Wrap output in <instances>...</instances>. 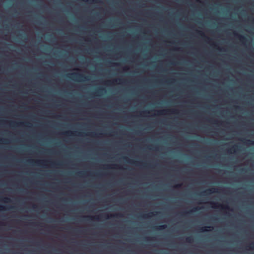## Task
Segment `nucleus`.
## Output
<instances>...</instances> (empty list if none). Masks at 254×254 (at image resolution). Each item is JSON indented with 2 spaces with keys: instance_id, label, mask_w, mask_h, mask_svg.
<instances>
[{
  "instance_id": "nucleus-3",
  "label": "nucleus",
  "mask_w": 254,
  "mask_h": 254,
  "mask_svg": "<svg viewBox=\"0 0 254 254\" xmlns=\"http://www.w3.org/2000/svg\"><path fill=\"white\" fill-rule=\"evenodd\" d=\"M216 189L215 188L207 189L205 191L201 192L200 193V195L203 196H206V195L210 194L213 192H216Z\"/></svg>"
},
{
  "instance_id": "nucleus-24",
  "label": "nucleus",
  "mask_w": 254,
  "mask_h": 254,
  "mask_svg": "<svg viewBox=\"0 0 254 254\" xmlns=\"http://www.w3.org/2000/svg\"><path fill=\"white\" fill-rule=\"evenodd\" d=\"M118 81V80H116V81ZM118 81H119L120 83L123 82V80L122 79H119Z\"/></svg>"
},
{
  "instance_id": "nucleus-5",
  "label": "nucleus",
  "mask_w": 254,
  "mask_h": 254,
  "mask_svg": "<svg viewBox=\"0 0 254 254\" xmlns=\"http://www.w3.org/2000/svg\"><path fill=\"white\" fill-rule=\"evenodd\" d=\"M198 208L197 207H195L192 210L190 211L183 212L181 214H182V215H183V216L187 215L188 214H190L191 212H192L193 211H196L198 210Z\"/></svg>"
},
{
  "instance_id": "nucleus-16",
  "label": "nucleus",
  "mask_w": 254,
  "mask_h": 254,
  "mask_svg": "<svg viewBox=\"0 0 254 254\" xmlns=\"http://www.w3.org/2000/svg\"><path fill=\"white\" fill-rule=\"evenodd\" d=\"M22 123H19H19H10V125H11V126H12V127H14V126H15V125L18 126V125H22Z\"/></svg>"
},
{
  "instance_id": "nucleus-2",
  "label": "nucleus",
  "mask_w": 254,
  "mask_h": 254,
  "mask_svg": "<svg viewBox=\"0 0 254 254\" xmlns=\"http://www.w3.org/2000/svg\"><path fill=\"white\" fill-rule=\"evenodd\" d=\"M210 204H211V207L213 208H217L219 207L223 209H229L230 208L228 206H224L221 204H218L216 202H211Z\"/></svg>"
},
{
  "instance_id": "nucleus-21",
  "label": "nucleus",
  "mask_w": 254,
  "mask_h": 254,
  "mask_svg": "<svg viewBox=\"0 0 254 254\" xmlns=\"http://www.w3.org/2000/svg\"><path fill=\"white\" fill-rule=\"evenodd\" d=\"M181 186H182V184H177V185H176L175 186V188H178H178H181Z\"/></svg>"
},
{
  "instance_id": "nucleus-13",
  "label": "nucleus",
  "mask_w": 254,
  "mask_h": 254,
  "mask_svg": "<svg viewBox=\"0 0 254 254\" xmlns=\"http://www.w3.org/2000/svg\"><path fill=\"white\" fill-rule=\"evenodd\" d=\"M198 33L199 34V35H201V36H203L206 38H207V39L209 40V38H208L207 37H206L203 32H201V31H198Z\"/></svg>"
},
{
  "instance_id": "nucleus-14",
  "label": "nucleus",
  "mask_w": 254,
  "mask_h": 254,
  "mask_svg": "<svg viewBox=\"0 0 254 254\" xmlns=\"http://www.w3.org/2000/svg\"><path fill=\"white\" fill-rule=\"evenodd\" d=\"M238 147V146L237 145H235L234 146H233L231 149H230V150L231 151H233L234 152H235L236 150V149H237Z\"/></svg>"
},
{
  "instance_id": "nucleus-15",
  "label": "nucleus",
  "mask_w": 254,
  "mask_h": 254,
  "mask_svg": "<svg viewBox=\"0 0 254 254\" xmlns=\"http://www.w3.org/2000/svg\"><path fill=\"white\" fill-rule=\"evenodd\" d=\"M251 249H254V242L251 243L248 246Z\"/></svg>"
},
{
  "instance_id": "nucleus-28",
  "label": "nucleus",
  "mask_w": 254,
  "mask_h": 254,
  "mask_svg": "<svg viewBox=\"0 0 254 254\" xmlns=\"http://www.w3.org/2000/svg\"><path fill=\"white\" fill-rule=\"evenodd\" d=\"M149 113L148 112L144 111V112H143L142 113H143V114H146V113Z\"/></svg>"
},
{
  "instance_id": "nucleus-20",
  "label": "nucleus",
  "mask_w": 254,
  "mask_h": 254,
  "mask_svg": "<svg viewBox=\"0 0 254 254\" xmlns=\"http://www.w3.org/2000/svg\"><path fill=\"white\" fill-rule=\"evenodd\" d=\"M122 215L121 214H117L113 215H111V217H118V216H122Z\"/></svg>"
},
{
  "instance_id": "nucleus-33",
  "label": "nucleus",
  "mask_w": 254,
  "mask_h": 254,
  "mask_svg": "<svg viewBox=\"0 0 254 254\" xmlns=\"http://www.w3.org/2000/svg\"><path fill=\"white\" fill-rule=\"evenodd\" d=\"M91 135H92V136H94V133H93V134H92Z\"/></svg>"
},
{
  "instance_id": "nucleus-7",
  "label": "nucleus",
  "mask_w": 254,
  "mask_h": 254,
  "mask_svg": "<svg viewBox=\"0 0 254 254\" xmlns=\"http://www.w3.org/2000/svg\"><path fill=\"white\" fill-rule=\"evenodd\" d=\"M83 217L84 218H86L87 219V220H89L90 219L98 220L99 219V217H97V216L93 217V216H84Z\"/></svg>"
},
{
  "instance_id": "nucleus-10",
  "label": "nucleus",
  "mask_w": 254,
  "mask_h": 254,
  "mask_svg": "<svg viewBox=\"0 0 254 254\" xmlns=\"http://www.w3.org/2000/svg\"><path fill=\"white\" fill-rule=\"evenodd\" d=\"M210 227H202L200 229V232H207L209 230L207 229V228H210Z\"/></svg>"
},
{
  "instance_id": "nucleus-30",
  "label": "nucleus",
  "mask_w": 254,
  "mask_h": 254,
  "mask_svg": "<svg viewBox=\"0 0 254 254\" xmlns=\"http://www.w3.org/2000/svg\"><path fill=\"white\" fill-rule=\"evenodd\" d=\"M78 174H83V173L82 172H79V173H78Z\"/></svg>"
},
{
  "instance_id": "nucleus-19",
  "label": "nucleus",
  "mask_w": 254,
  "mask_h": 254,
  "mask_svg": "<svg viewBox=\"0 0 254 254\" xmlns=\"http://www.w3.org/2000/svg\"><path fill=\"white\" fill-rule=\"evenodd\" d=\"M64 134H66V135H71L73 134V132L71 131H68L64 132Z\"/></svg>"
},
{
  "instance_id": "nucleus-23",
  "label": "nucleus",
  "mask_w": 254,
  "mask_h": 254,
  "mask_svg": "<svg viewBox=\"0 0 254 254\" xmlns=\"http://www.w3.org/2000/svg\"><path fill=\"white\" fill-rule=\"evenodd\" d=\"M4 208H4V206H3L2 205H0V211L4 210Z\"/></svg>"
},
{
  "instance_id": "nucleus-34",
  "label": "nucleus",
  "mask_w": 254,
  "mask_h": 254,
  "mask_svg": "<svg viewBox=\"0 0 254 254\" xmlns=\"http://www.w3.org/2000/svg\"><path fill=\"white\" fill-rule=\"evenodd\" d=\"M128 162H131V161H130V160H128Z\"/></svg>"
},
{
  "instance_id": "nucleus-22",
  "label": "nucleus",
  "mask_w": 254,
  "mask_h": 254,
  "mask_svg": "<svg viewBox=\"0 0 254 254\" xmlns=\"http://www.w3.org/2000/svg\"><path fill=\"white\" fill-rule=\"evenodd\" d=\"M247 143L248 144H254V141H251L250 140H247Z\"/></svg>"
},
{
  "instance_id": "nucleus-36",
  "label": "nucleus",
  "mask_w": 254,
  "mask_h": 254,
  "mask_svg": "<svg viewBox=\"0 0 254 254\" xmlns=\"http://www.w3.org/2000/svg\"><path fill=\"white\" fill-rule=\"evenodd\" d=\"M0 225H3V224H2V223H0Z\"/></svg>"
},
{
  "instance_id": "nucleus-18",
  "label": "nucleus",
  "mask_w": 254,
  "mask_h": 254,
  "mask_svg": "<svg viewBox=\"0 0 254 254\" xmlns=\"http://www.w3.org/2000/svg\"><path fill=\"white\" fill-rule=\"evenodd\" d=\"M104 91H105L104 88H100L97 90V92L99 93H101Z\"/></svg>"
},
{
  "instance_id": "nucleus-35",
  "label": "nucleus",
  "mask_w": 254,
  "mask_h": 254,
  "mask_svg": "<svg viewBox=\"0 0 254 254\" xmlns=\"http://www.w3.org/2000/svg\"><path fill=\"white\" fill-rule=\"evenodd\" d=\"M36 207L35 205H33V207L35 208Z\"/></svg>"
},
{
  "instance_id": "nucleus-8",
  "label": "nucleus",
  "mask_w": 254,
  "mask_h": 254,
  "mask_svg": "<svg viewBox=\"0 0 254 254\" xmlns=\"http://www.w3.org/2000/svg\"><path fill=\"white\" fill-rule=\"evenodd\" d=\"M28 162H34V163H35L36 164H37V165H42V164L43 163V162H44V161H38V160H37V161H34V160H28Z\"/></svg>"
},
{
  "instance_id": "nucleus-11",
  "label": "nucleus",
  "mask_w": 254,
  "mask_h": 254,
  "mask_svg": "<svg viewBox=\"0 0 254 254\" xmlns=\"http://www.w3.org/2000/svg\"><path fill=\"white\" fill-rule=\"evenodd\" d=\"M186 241L188 243H191L193 241V238L192 237H188L186 239Z\"/></svg>"
},
{
  "instance_id": "nucleus-32",
  "label": "nucleus",
  "mask_w": 254,
  "mask_h": 254,
  "mask_svg": "<svg viewBox=\"0 0 254 254\" xmlns=\"http://www.w3.org/2000/svg\"><path fill=\"white\" fill-rule=\"evenodd\" d=\"M124 159H126V160L127 159V158L126 157H124Z\"/></svg>"
},
{
  "instance_id": "nucleus-9",
  "label": "nucleus",
  "mask_w": 254,
  "mask_h": 254,
  "mask_svg": "<svg viewBox=\"0 0 254 254\" xmlns=\"http://www.w3.org/2000/svg\"><path fill=\"white\" fill-rule=\"evenodd\" d=\"M167 111L166 110H163V111H157V115H162L166 114Z\"/></svg>"
},
{
  "instance_id": "nucleus-31",
  "label": "nucleus",
  "mask_w": 254,
  "mask_h": 254,
  "mask_svg": "<svg viewBox=\"0 0 254 254\" xmlns=\"http://www.w3.org/2000/svg\"><path fill=\"white\" fill-rule=\"evenodd\" d=\"M236 109H239V108H239V107H236Z\"/></svg>"
},
{
  "instance_id": "nucleus-25",
  "label": "nucleus",
  "mask_w": 254,
  "mask_h": 254,
  "mask_svg": "<svg viewBox=\"0 0 254 254\" xmlns=\"http://www.w3.org/2000/svg\"><path fill=\"white\" fill-rule=\"evenodd\" d=\"M171 112L172 113H176V110H170Z\"/></svg>"
},
{
  "instance_id": "nucleus-4",
  "label": "nucleus",
  "mask_w": 254,
  "mask_h": 254,
  "mask_svg": "<svg viewBox=\"0 0 254 254\" xmlns=\"http://www.w3.org/2000/svg\"><path fill=\"white\" fill-rule=\"evenodd\" d=\"M234 34L235 35V36L237 37L238 39L240 40V41H241L242 42L244 43L247 41V39L245 36L241 35H239L236 32H234Z\"/></svg>"
},
{
  "instance_id": "nucleus-6",
  "label": "nucleus",
  "mask_w": 254,
  "mask_h": 254,
  "mask_svg": "<svg viewBox=\"0 0 254 254\" xmlns=\"http://www.w3.org/2000/svg\"><path fill=\"white\" fill-rule=\"evenodd\" d=\"M167 227L166 225H162L154 227V229L158 230H162L165 229Z\"/></svg>"
},
{
  "instance_id": "nucleus-27",
  "label": "nucleus",
  "mask_w": 254,
  "mask_h": 254,
  "mask_svg": "<svg viewBox=\"0 0 254 254\" xmlns=\"http://www.w3.org/2000/svg\"><path fill=\"white\" fill-rule=\"evenodd\" d=\"M105 218H107V219L109 218V215H106L105 216Z\"/></svg>"
},
{
  "instance_id": "nucleus-1",
  "label": "nucleus",
  "mask_w": 254,
  "mask_h": 254,
  "mask_svg": "<svg viewBox=\"0 0 254 254\" xmlns=\"http://www.w3.org/2000/svg\"><path fill=\"white\" fill-rule=\"evenodd\" d=\"M71 75H72L73 79H79L83 81L88 80L87 77L82 74L79 73H72Z\"/></svg>"
},
{
  "instance_id": "nucleus-12",
  "label": "nucleus",
  "mask_w": 254,
  "mask_h": 254,
  "mask_svg": "<svg viewBox=\"0 0 254 254\" xmlns=\"http://www.w3.org/2000/svg\"><path fill=\"white\" fill-rule=\"evenodd\" d=\"M154 215V213L151 212V213H150L147 214H144V215H142V217H143V218H148V217H149L151 216Z\"/></svg>"
},
{
  "instance_id": "nucleus-17",
  "label": "nucleus",
  "mask_w": 254,
  "mask_h": 254,
  "mask_svg": "<svg viewBox=\"0 0 254 254\" xmlns=\"http://www.w3.org/2000/svg\"><path fill=\"white\" fill-rule=\"evenodd\" d=\"M10 199L8 197H4L2 199V201L5 202H9V201H10Z\"/></svg>"
},
{
  "instance_id": "nucleus-26",
  "label": "nucleus",
  "mask_w": 254,
  "mask_h": 254,
  "mask_svg": "<svg viewBox=\"0 0 254 254\" xmlns=\"http://www.w3.org/2000/svg\"><path fill=\"white\" fill-rule=\"evenodd\" d=\"M132 163H133L134 164H135L136 165H138V162H132Z\"/></svg>"
},
{
  "instance_id": "nucleus-29",
  "label": "nucleus",
  "mask_w": 254,
  "mask_h": 254,
  "mask_svg": "<svg viewBox=\"0 0 254 254\" xmlns=\"http://www.w3.org/2000/svg\"><path fill=\"white\" fill-rule=\"evenodd\" d=\"M4 139H0V141H1L2 142L4 141Z\"/></svg>"
}]
</instances>
